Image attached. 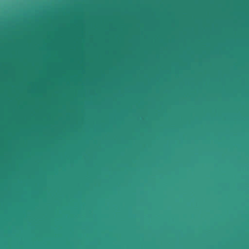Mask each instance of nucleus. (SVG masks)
Returning <instances> with one entry per match:
<instances>
[{
	"instance_id": "nucleus-1",
	"label": "nucleus",
	"mask_w": 249,
	"mask_h": 249,
	"mask_svg": "<svg viewBox=\"0 0 249 249\" xmlns=\"http://www.w3.org/2000/svg\"><path fill=\"white\" fill-rule=\"evenodd\" d=\"M155 18V20H158L159 19V15H158V14H157V15H156V16L155 17V18Z\"/></svg>"
},
{
	"instance_id": "nucleus-2",
	"label": "nucleus",
	"mask_w": 249,
	"mask_h": 249,
	"mask_svg": "<svg viewBox=\"0 0 249 249\" xmlns=\"http://www.w3.org/2000/svg\"><path fill=\"white\" fill-rule=\"evenodd\" d=\"M94 21H95V18H94V19H93Z\"/></svg>"
}]
</instances>
